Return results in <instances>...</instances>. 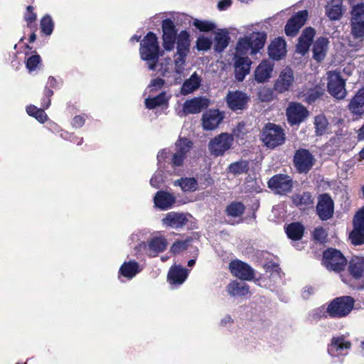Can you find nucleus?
Here are the masks:
<instances>
[{
  "mask_svg": "<svg viewBox=\"0 0 364 364\" xmlns=\"http://www.w3.org/2000/svg\"><path fill=\"white\" fill-rule=\"evenodd\" d=\"M265 41L266 36L259 32L240 38L236 45L235 57L243 56L248 53L255 55L264 47Z\"/></svg>",
  "mask_w": 364,
  "mask_h": 364,
  "instance_id": "nucleus-1",
  "label": "nucleus"
},
{
  "mask_svg": "<svg viewBox=\"0 0 364 364\" xmlns=\"http://www.w3.org/2000/svg\"><path fill=\"white\" fill-rule=\"evenodd\" d=\"M159 46L157 37L152 32L149 33L141 42L140 55L146 60L149 68L154 70L159 59Z\"/></svg>",
  "mask_w": 364,
  "mask_h": 364,
  "instance_id": "nucleus-2",
  "label": "nucleus"
},
{
  "mask_svg": "<svg viewBox=\"0 0 364 364\" xmlns=\"http://www.w3.org/2000/svg\"><path fill=\"white\" fill-rule=\"evenodd\" d=\"M354 303L355 300L351 296L337 297L328 304L327 314L333 318L346 317L353 310Z\"/></svg>",
  "mask_w": 364,
  "mask_h": 364,
  "instance_id": "nucleus-3",
  "label": "nucleus"
},
{
  "mask_svg": "<svg viewBox=\"0 0 364 364\" xmlns=\"http://www.w3.org/2000/svg\"><path fill=\"white\" fill-rule=\"evenodd\" d=\"M322 264L328 270L340 273L345 269L347 260L339 250L330 248L323 252Z\"/></svg>",
  "mask_w": 364,
  "mask_h": 364,
  "instance_id": "nucleus-4",
  "label": "nucleus"
},
{
  "mask_svg": "<svg viewBox=\"0 0 364 364\" xmlns=\"http://www.w3.org/2000/svg\"><path fill=\"white\" fill-rule=\"evenodd\" d=\"M261 139L267 147L273 149L284 143L285 134L279 126L269 123L263 129Z\"/></svg>",
  "mask_w": 364,
  "mask_h": 364,
  "instance_id": "nucleus-5",
  "label": "nucleus"
},
{
  "mask_svg": "<svg viewBox=\"0 0 364 364\" xmlns=\"http://www.w3.org/2000/svg\"><path fill=\"white\" fill-rule=\"evenodd\" d=\"M233 141L232 134L226 132L221 133L209 141L208 151L215 157L223 156L231 148Z\"/></svg>",
  "mask_w": 364,
  "mask_h": 364,
  "instance_id": "nucleus-6",
  "label": "nucleus"
},
{
  "mask_svg": "<svg viewBox=\"0 0 364 364\" xmlns=\"http://www.w3.org/2000/svg\"><path fill=\"white\" fill-rule=\"evenodd\" d=\"M327 87L328 92L338 100L346 97L347 92L345 88L346 82L339 72L329 71L327 73Z\"/></svg>",
  "mask_w": 364,
  "mask_h": 364,
  "instance_id": "nucleus-7",
  "label": "nucleus"
},
{
  "mask_svg": "<svg viewBox=\"0 0 364 364\" xmlns=\"http://www.w3.org/2000/svg\"><path fill=\"white\" fill-rule=\"evenodd\" d=\"M354 228L350 234V239L355 245L364 243V206L360 208L353 218Z\"/></svg>",
  "mask_w": 364,
  "mask_h": 364,
  "instance_id": "nucleus-8",
  "label": "nucleus"
},
{
  "mask_svg": "<svg viewBox=\"0 0 364 364\" xmlns=\"http://www.w3.org/2000/svg\"><path fill=\"white\" fill-rule=\"evenodd\" d=\"M209 106V100L205 97H194L186 100L183 105V109L178 114L180 117L190 114H197Z\"/></svg>",
  "mask_w": 364,
  "mask_h": 364,
  "instance_id": "nucleus-9",
  "label": "nucleus"
},
{
  "mask_svg": "<svg viewBox=\"0 0 364 364\" xmlns=\"http://www.w3.org/2000/svg\"><path fill=\"white\" fill-rule=\"evenodd\" d=\"M268 186L277 194H284L291 191L292 180L287 175H276L268 181Z\"/></svg>",
  "mask_w": 364,
  "mask_h": 364,
  "instance_id": "nucleus-10",
  "label": "nucleus"
},
{
  "mask_svg": "<svg viewBox=\"0 0 364 364\" xmlns=\"http://www.w3.org/2000/svg\"><path fill=\"white\" fill-rule=\"evenodd\" d=\"M225 100L228 107L232 111L243 110L250 100L249 97L241 91H229Z\"/></svg>",
  "mask_w": 364,
  "mask_h": 364,
  "instance_id": "nucleus-11",
  "label": "nucleus"
},
{
  "mask_svg": "<svg viewBox=\"0 0 364 364\" xmlns=\"http://www.w3.org/2000/svg\"><path fill=\"white\" fill-rule=\"evenodd\" d=\"M163 46L166 50H173L176 41L177 30L173 22L170 19H165L162 22Z\"/></svg>",
  "mask_w": 364,
  "mask_h": 364,
  "instance_id": "nucleus-12",
  "label": "nucleus"
},
{
  "mask_svg": "<svg viewBox=\"0 0 364 364\" xmlns=\"http://www.w3.org/2000/svg\"><path fill=\"white\" fill-rule=\"evenodd\" d=\"M314 158L306 149L296 151L294 158V162L299 172H307L314 165Z\"/></svg>",
  "mask_w": 364,
  "mask_h": 364,
  "instance_id": "nucleus-13",
  "label": "nucleus"
},
{
  "mask_svg": "<svg viewBox=\"0 0 364 364\" xmlns=\"http://www.w3.org/2000/svg\"><path fill=\"white\" fill-rule=\"evenodd\" d=\"M294 82L293 70L287 67L282 70L274 83V89L279 92H284L289 90Z\"/></svg>",
  "mask_w": 364,
  "mask_h": 364,
  "instance_id": "nucleus-14",
  "label": "nucleus"
},
{
  "mask_svg": "<svg viewBox=\"0 0 364 364\" xmlns=\"http://www.w3.org/2000/svg\"><path fill=\"white\" fill-rule=\"evenodd\" d=\"M168 245L167 240L163 236L151 237L147 243L142 244V248L151 257L156 256L159 252H164Z\"/></svg>",
  "mask_w": 364,
  "mask_h": 364,
  "instance_id": "nucleus-15",
  "label": "nucleus"
},
{
  "mask_svg": "<svg viewBox=\"0 0 364 364\" xmlns=\"http://www.w3.org/2000/svg\"><path fill=\"white\" fill-rule=\"evenodd\" d=\"M229 268L231 273L240 279L250 281L254 277V270L250 266L240 260L231 262Z\"/></svg>",
  "mask_w": 364,
  "mask_h": 364,
  "instance_id": "nucleus-16",
  "label": "nucleus"
},
{
  "mask_svg": "<svg viewBox=\"0 0 364 364\" xmlns=\"http://www.w3.org/2000/svg\"><path fill=\"white\" fill-rule=\"evenodd\" d=\"M308 18L306 10L299 11L295 16L290 18L286 26L285 33L287 36H295L299 29L304 25Z\"/></svg>",
  "mask_w": 364,
  "mask_h": 364,
  "instance_id": "nucleus-17",
  "label": "nucleus"
},
{
  "mask_svg": "<svg viewBox=\"0 0 364 364\" xmlns=\"http://www.w3.org/2000/svg\"><path fill=\"white\" fill-rule=\"evenodd\" d=\"M223 115L218 109H210L202 117V126L205 130H214L221 123Z\"/></svg>",
  "mask_w": 364,
  "mask_h": 364,
  "instance_id": "nucleus-18",
  "label": "nucleus"
},
{
  "mask_svg": "<svg viewBox=\"0 0 364 364\" xmlns=\"http://www.w3.org/2000/svg\"><path fill=\"white\" fill-rule=\"evenodd\" d=\"M350 347V342L346 340L343 336L333 337L328 345V352L332 356H340L346 355Z\"/></svg>",
  "mask_w": 364,
  "mask_h": 364,
  "instance_id": "nucleus-19",
  "label": "nucleus"
},
{
  "mask_svg": "<svg viewBox=\"0 0 364 364\" xmlns=\"http://www.w3.org/2000/svg\"><path fill=\"white\" fill-rule=\"evenodd\" d=\"M287 115L289 123L296 124L301 123L308 115L306 109L299 103H291L287 109Z\"/></svg>",
  "mask_w": 364,
  "mask_h": 364,
  "instance_id": "nucleus-20",
  "label": "nucleus"
},
{
  "mask_svg": "<svg viewBox=\"0 0 364 364\" xmlns=\"http://www.w3.org/2000/svg\"><path fill=\"white\" fill-rule=\"evenodd\" d=\"M316 210L321 220H325L330 218L333 213V203L331 198L327 194L321 196Z\"/></svg>",
  "mask_w": 364,
  "mask_h": 364,
  "instance_id": "nucleus-21",
  "label": "nucleus"
},
{
  "mask_svg": "<svg viewBox=\"0 0 364 364\" xmlns=\"http://www.w3.org/2000/svg\"><path fill=\"white\" fill-rule=\"evenodd\" d=\"M273 69L274 63L272 61L262 60L255 71V80L260 83L267 81L272 77Z\"/></svg>",
  "mask_w": 364,
  "mask_h": 364,
  "instance_id": "nucleus-22",
  "label": "nucleus"
},
{
  "mask_svg": "<svg viewBox=\"0 0 364 364\" xmlns=\"http://www.w3.org/2000/svg\"><path fill=\"white\" fill-rule=\"evenodd\" d=\"M235 74L238 81H242L250 73L251 60L247 56L235 57Z\"/></svg>",
  "mask_w": 364,
  "mask_h": 364,
  "instance_id": "nucleus-23",
  "label": "nucleus"
},
{
  "mask_svg": "<svg viewBox=\"0 0 364 364\" xmlns=\"http://www.w3.org/2000/svg\"><path fill=\"white\" fill-rule=\"evenodd\" d=\"M188 222L186 214L182 213L170 212L162 219L164 225L178 229L182 228Z\"/></svg>",
  "mask_w": 364,
  "mask_h": 364,
  "instance_id": "nucleus-24",
  "label": "nucleus"
},
{
  "mask_svg": "<svg viewBox=\"0 0 364 364\" xmlns=\"http://www.w3.org/2000/svg\"><path fill=\"white\" fill-rule=\"evenodd\" d=\"M315 36V31L312 28H305L299 38L296 51L304 55L309 49L311 41Z\"/></svg>",
  "mask_w": 364,
  "mask_h": 364,
  "instance_id": "nucleus-25",
  "label": "nucleus"
},
{
  "mask_svg": "<svg viewBox=\"0 0 364 364\" xmlns=\"http://www.w3.org/2000/svg\"><path fill=\"white\" fill-rule=\"evenodd\" d=\"M348 272L355 279L364 278V257H353L348 263Z\"/></svg>",
  "mask_w": 364,
  "mask_h": 364,
  "instance_id": "nucleus-26",
  "label": "nucleus"
},
{
  "mask_svg": "<svg viewBox=\"0 0 364 364\" xmlns=\"http://www.w3.org/2000/svg\"><path fill=\"white\" fill-rule=\"evenodd\" d=\"M268 51L271 58L280 60L287 53L285 41L281 38L274 39L269 46Z\"/></svg>",
  "mask_w": 364,
  "mask_h": 364,
  "instance_id": "nucleus-27",
  "label": "nucleus"
},
{
  "mask_svg": "<svg viewBox=\"0 0 364 364\" xmlns=\"http://www.w3.org/2000/svg\"><path fill=\"white\" fill-rule=\"evenodd\" d=\"M329 41L326 38H318L313 45L314 58L318 61L321 62L324 60L328 49Z\"/></svg>",
  "mask_w": 364,
  "mask_h": 364,
  "instance_id": "nucleus-28",
  "label": "nucleus"
},
{
  "mask_svg": "<svg viewBox=\"0 0 364 364\" xmlns=\"http://www.w3.org/2000/svg\"><path fill=\"white\" fill-rule=\"evenodd\" d=\"M350 112L355 115L364 113V88L360 89L348 104Z\"/></svg>",
  "mask_w": 364,
  "mask_h": 364,
  "instance_id": "nucleus-29",
  "label": "nucleus"
},
{
  "mask_svg": "<svg viewBox=\"0 0 364 364\" xmlns=\"http://www.w3.org/2000/svg\"><path fill=\"white\" fill-rule=\"evenodd\" d=\"M188 270L179 266H175L170 269L168 274V280L172 284H181L188 277Z\"/></svg>",
  "mask_w": 364,
  "mask_h": 364,
  "instance_id": "nucleus-30",
  "label": "nucleus"
},
{
  "mask_svg": "<svg viewBox=\"0 0 364 364\" xmlns=\"http://www.w3.org/2000/svg\"><path fill=\"white\" fill-rule=\"evenodd\" d=\"M175 197L165 191H159L154 197V203L156 206L162 210H166L171 208L175 203Z\"/></svg>",
  "mask_w": 364,
  "mask_h": 364,
  "instance_id": "nucleus-31",
  "label": "nucleus"
},
{
  "mask_svg": "<svg viewBox=\"0 0 364 364\" xmlns=\"http://www.w3.org/2000/svg\"><path fill=\"white\" fill-rule=\"evenodd\" d=\"M343 13L342 3L339 0H331L326 6V14L331 21L340 19Z\"/></svg>",
  "mask_w": 364,
  "mask_h": 364,
  "instance_id": "nucleus-32",
  "label": "nucleus"
},
{
  "mask_svg": "<svg viewBox=\"0 0 364 364\" xmlns=\"http://www.w3.org/2000/svg\"><path fill=\"white\" fill-rule=\"evenodd\" d=\"M201 77L195 72L191 76L186 80L181 90V92L183 95H188L193 91L196 90L200 85Z\"/></svg>",
  "mask_w": 364,
  "mask_h": 364,
  "instance_id": "nucleus-33",
  "label": "nucleus"
},
{
  "mask_svg": "<svg viewBox=\"0 0 364 364\" xmlns=\"http://www.w3.org/2000/svg\"><path fill=\"white\" fill-rule=\"evenodd\" d=\"M227 291L232 296H242L250 293V288L246 284L234 281L228 285Z\"/></svg>",
  "mask_w": 364,
  "mask_h": 364,
  "instance_id": "nucleus-34",
  "label": "nucleus"
},
{
  "mask_svg": "<svg viewBox=\"0 0 364 364\" xmlns=\"http://www.w3.org/2000/svg\"><path fill=\"white\" fill-rule=\"evenodd\" d=\"M230 37L228 33L224 30H220L215 34V50L218 52L223 51L229 43Z\"/></svg>",
  "mask_w": 364,
  "mask_h": 364,
  "instance_id": "nucleus-35",
  "label": "nucleus"
},
{
  "mask_svg": "<svg viewBox=\"0 0 364 364\" xmlns=\"http://www.w3.org/2000/svg\"><path fill=\"white\" fill-rule=\"evenodd\" d=\"M304 228L299 223H293L286 228L287 236L293 240L301 239L304 235Z\"/></svg>",
  "mask_w": 364,
  "mask_h": 364,
  "instance_id": "nucleus-36",
  "label": "nucleus"
},
{
  "mask_svg": "<svg viewBox=\"0 0 364 364\" xmlns=\"http://www.w3.org/2000/svg\"><path fill=\"white\" fill-rule=\"evenodd\" d=\"M294 204L301 209H304L313 203L311 196L308 192L297 193L292 196Z\"/></svg>",
  "mask_w": 364,
  "mask_h": 364,
  "instance_id": "nucleus-37",
  "label": "nucleus"
},
{
  "mask_svg": "<svg viewBox=\"0 0 364 364\" xmlns=\"http://www.w3.org/2000/svg\"><path fill=\"white\" fill-rule=\"evenodd\" d=\"M119 272L124 277L132 279L139 272V264L136 262H124Z\"/></svg>",
  "mask_w": 364,
  "mask_h": 364,
  "instance_id": "nucleus-38",
  "label": "nucleus"
},
{
  "mask_svg": "<svg viewBox=\"0 0 364 364\" xmlns=\"http://www.w3.org/2000/svg\"><path fill=\"white\" fill-rule=\"evenodd\" d=\"M328 122L324 115L320 114L314 118V128L317 136H322L328 130Z\"/></svg>",
  "mask_w": 364,
  "mask_h": 364,
  "instance_id": "nucleus-39",
  "label": "nucleus"
},
{
  "mask_svg": "<svg viewBox=\"0 0 364 364\" xmlns=\"http://www.w3.org/2000/svg\"><path fill=\"white\" fill-rule=\"evenodd\" d=\"M192 25L200 32H210L215 29V22L209 20H202L191 18Z\"/></svg>",
  "mask_w": 364,
  "mask_h": 364,
  "instance_id": "nucleus-40",
  "label": "nucleus"
},
{
  "mask_svg": "<svg viewBox=\"0 0 364 364\" xmlns=\"http://www.w3.org/2000/svg\"><path fill=\"white\" fill-rule=\"evenodd\" d=\"M178 52H188L190 46V35L186 31H182L176 37Z\"/></svg>",
  "mask_w": 364,
  "mask_h": 364,
  "instance_id": "nucleus-41",
  "label": "nucleus"
},
{
  "mask_svg": "<svg viewBox=\"0 0 364 364\" xmlns=\"http://www.w3.org/2000/svg\"><path fill=\"white\" fill-rule=\"evenodd\" d=\"M179 186L183 191H195L198 188V182L194 178H184L174 182Z\"/></svg>",
  "mask_w": 364,
  "mask_h": 364,
  "instance_id": "nucleus-42",
  "label": "nucleus"
},
{
  "mask_svg": "<svg viewBox=\"0 0 364 364\" xmlns=\"http://www.w3.org/2000/svg\"><path fill=\"white\" fill-rule=\"evenodd\" d=\"M27 114L34 117L40 123L43 124L46 122V114L43 108H38L35 105H29L26 107Z\"/></svg>",
  "mask_w": 364,
  "mask_h": 364,
  "instance_id": "nucleus-43",
  "label": "nucleus"
},
{
  "mask_svg": "<svg viewBox=\"0 0 364 364\" xmlns=\"http://www.w3.org/2000/svg\"><path fill=\"white\" fill-rule=\"evenodd\" d=\"M165 92H161L159 95L153 98L146 99L145 104L148 109H154L158 106H161L168 101Z\"/></svg>",
  "mask_w": 364,
  "mask_h": 364,
  "instance_id": "nucleus-44",
  "label": "nucleus"
},
{
  "mask_svg": "<svg viewBox=\"0 0 364 364\" xmlns=\"http://www.w3.org/2000/svg\"><path fill=\"white\" fill-rule=\"evenodd\" d=\"M193 146L191 141L186 138H180L176 142V151L186 156L191 151Z\"/></svg>",
  "mask_w": 364,
  "mask_h": 364,
  "instance_id": "nucleus-45",
  "label": "nucleus"
},
{
  "mask_svg": "<svg viewBox=\"0 0 364 364\" xmlns=\"http://www.w3.org/2000/svg\"><path fill=\"white\" fill-rule=\"evenodd\" d=\"M245 206L242 203L233 202L226 208V213L231 217H238L243 214Z\"/></svg>",
  "mask_w": 364,
  "mask_h": 364,
  "instance_id": "nucleus-46",
  "label": "nucleus"
},
{
  "mask_svg": "<svg viewBox=\"0 0 364 364\" xmlns=\"http://www.w3.org/2000/svg\"><path fill=\"white\" fill-rule=\"evenodd\" d=\"M229 171L235 175L245 173L248 171V163L245 161L232 163L229 166Z\"/></svg>",
  "mask_w": 364,
  "mask_h": 364,
  "instance_id": "nucleus-47",
  "label": "nucleus"
},
{
  "mask_svg": "<svg viewBox=\"0 0 364 364\" xmlns=\"http://www.w3.org/2000/svg\"><path fill=\"white\" fill-rule=\"evenodd\" d=\"M350 21L364 22V3H358L353 6Z\"/></svg>",
  "mask_w": 364,
  "mask_h": 364,
  "instance_id": "nucleus-48",
  "label": "nucleus"
},
{
  "mask_svg": "<svg viewBox=\"0 0 364 364\" xmlns=\"http://www.w3.org/2000/svg\"><path fill=\"white\" fill-rule=\"evenodd\" d=\"M351 34L355 38L364 37V22L350 21Z\"/></svg>",
  "mask_w": 364,
  "mask_h": 364,
  "instance_id": "nucleus-49",
  "label": "nucleus"
},
{
  "mask_svg": "<svg viewBox=\"0 0 364 364\" xmlns=\"http://www.w3.org/2000/svg\"><path fill=\"white\" fill-rule=\"evenodd\" d=\"M187 52H178L176 53V58H175V70L178 74H181L183 70V66L185 64V58L186 56Z\"/></svg>",
  "mask_w": 364,
  "mask_h": 364,
  "instance_id": "nucleus-50",
  "label": "nucleus"
},
{
  "mask_svg": "<svg viewBox=\"0 0 364 364\" xmlns=\"http://www.w3.org/2000/svg\"><path fill=\"white\" fill-rule=\"evenodd\" d=\"M197 48L200 50H208L212 45V40L203 36H200L196 41Z\"/></svg>",
  "mask_w": 364,
  "mask_h": 364,
  "instance_id": "nucleus-51",
  "label": "nucleus"
},
{
  "mask_svg": "<svg viewBox=\"0 0 364 364\" xmlns=\"http://www.w3.org/2000/svg\"><path fill=\"white\" fill-rule=\"evenodd\" d=\"M190 240L177 241L171 247V252L173 254H178L185 250L189 245Z\"/></svg>",
  "mask_w": 364,
  "mask_h": 364,
  "instance_id": "nucleus-52",
  "label": "nucleus"
},
{
  "mask_svg": "<svg viewBox=\"0 0 364 364\" xmlns=\"http://www.w3.org/2000/svg\"><path fill=\"white\" fill-rule=\"evenodd\" d=\"M41 63V57L38 55H33L29 57L26 62V68L29 71H33L36 70L38 64Z\"/></svg>",
  "mask_w": 364,
  "mask_h": 364,
  "instance_id": "nucleus-53",
  "label": "nucleus"
},
{
  "mask_svg": "<svg viewBox=\"0 0 364 364\" xmlns=\"http://www.w3.org/2000/svg\"><path fill=\"white\" fill-rule=\"evenodd\" d=\"M36 13L33 12V7L28 6L24 15V19L27 22L28 26L31 27L32 23L36 20Z\"/></svg>",
  "mask_w": 364,
  "mask_h": 364,
  "instance_id": "nucleus-54",
  "label": "nucleus"
},
{
  "mask_svg": "<svg viewBox=\"0 0 364 364\" xmlns=\"http://www.w3.org/2000/svg\"><path fill=\"white\" fill-rule=\"evenodd\" d=\"M313 235L314 240L323 242L327 236V233L323 228H317L314 230Z\"/></svg>",
  "mask_w": 364,
  "mask_h": 364,
  "instance_id": "nucleus-55",
  "label": "nucleus"
},
{
  "mask_svg": "<svg viewBox=\"0 0 364 364\" xmlns=\"http://www.w3.org/2000/svg\"><path fill=\"white\" fill-rule=\"evenodd\" d=\"M186 156L182 154L175 152L171 158V164L173 166H181L183 165V161L186 159Z\"/></svg>",
  "mask_w": 364,
  "mask_h": 364,
  "instance_id": "nucleus-56",
  "label": "nucleus"
},
{
  "mask_svg": "<svg viewBox=\"0 0 364 364\" xmlns=\"http://www.w3.org/2000/svg\"><path fill=\"white\" fill-rule=\"evenodd\" d=\"M313 317L315 319L321 318L323 316L326 317L328 316L327 314V307L325 308L324 306L318 307L313 311Z\"/></svg>",
  "mask_w": 364,
  "mask_h": 364,
  "instance_id": "nucleus-57",
  "label": "nucleus"
},
{
  "mask_svg": "<svg viewBox=\"0 0 364 364\" xmlns=\"http://www.w3.org/2000/svg\"><path fill=\"white\" fill-rule=\"evenodd\" d=\"M232 4V0H221L218 3V9L220 11L228 9Z\"/></svg>",
  "mask_w": 364,
  "mask_h": 364,
  "instance_id": "nucleus-58",
  "label": "nucleus"
},
{
  "mask_svg": "<svg viewBox=\"0 0 364 364\" xmlns=\"http://www.w3.org/2000/svg\"><path fill=\"white\" fill-rule=\"evenodd\" d=\"M162 181L161 174H155L150 180V183L152 186L158 188L159 183Z\"/></svg>",
  "mask_w": 364,
  "mask_h": 364,
  "instance_id": "nucleus-59",
  "label": "nucleus"
},
{
  "mask_svg": "<svg viewBox=\"0 0 364 364\" xmlns=\"http://www.w3.org/2000/svg\"><path fill=\"white\" fill-rule=\"evenodd\" d=\"M164 84V80H162L161 78H156L151 82L150 87H153L151 89V90H154V89H156L158 87L159 88L161 87Z\"/></svg>",
  "mask_w": 364,
  "mask_h": 364,
  "instance_id": "nucleus-60",
  "label": "nucleus"
},
{
  "mask_svg": "<svg viewBox=\"0 0 364 364\" xmlns=\"http://www.w3.org/2000/svg\"><path fill=\"white\" fill-rule=\"evenodd\" d=\"M314 292V289L311 287H305L302 291V297L307 299Z\"/></svg>",
  "mask_w": 364,
  "mask_h": 364,
  "instance_id": "nucleus-61",
  "label": "nucleus"
},
{
  "mask_svg": "<svg viewBox=\"0 0 364 364\" xmlns=\"http://www.w3.org/2000/svg\"><path fill=\"white\" fill-rule=\"evenodd\" d=\"M84 118L81 116H75L73 119V124L76 127H81L84 124Z\"/></svg>",
  "mask_w": 364,
  "mask_h": 364,
  "instance_id": "nucleus-62",
  "label": "nucleus"
},
{
  "mask_svg": "<svg viewBox=\"0 0 364 364\" xmlns=\"http://www.w3.org/2000/svg\"><path fill=\"white\" fill-rule=\"evenodd\" d=\"M54 24L50 17L47 15V36L50 35L53 32Z\"/></svg>",
  "mask_w": 364,
  "mask_h": 364,
  "instance_id": "nucleus-63",
  "label": "nucleus"
},
{
  "mask_svg": "<svg viewBox=\"0 0 364 364\" xmlns=\"http://www.w3.org/2000/svg\"><path fill=\"white\" fill-rule=\"evenodd\" d=\"M167 151L165 149H162L159 151L157 155L158 163L161 164L167 157Z\"/></svg>",
  "mask_w": 364,
  "mask_h": 364,
  "instance_id": "nucleus-64",
  "label": "nucleus"
}]
</instances>
